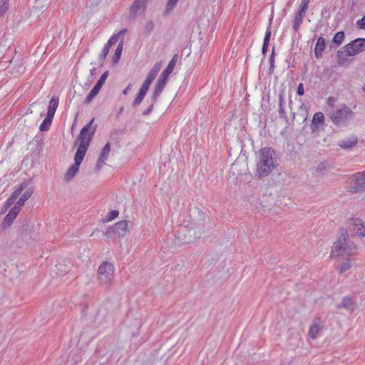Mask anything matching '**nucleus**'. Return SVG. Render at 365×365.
<instances>
[{
    "mask_svg": "<svg viewBox=\"0 0 365 365\" xmlns=\"http://www.w3.org/2000/svg\"><path fill=\"white\" fill-rule=\"evenodd\" d=\"M94 118H93L80 131L77 140L80 141L78 148L74 155V164L79 165L84 159L88 149L93 136L97 129V125H93Z\"/></svg>",
    "mask_w": 365,
    "mask_h": 365,
    "instance_id": "nucleus-1",
    "label": "nucleus"
},
{
    "mask_svg": "<svg viewBox=\"0 0 365 365\" xmlns=\"http://www.w3.org/2000/svg\"><path fill=\"white\" fill-rule=\"evenodd\" d=\"M276 153L272 148H261L259 153V161L257 165V173L259 178L267 176L277 166Z\"/></svg>",
    "mask_w": 365,
    "mask_h": 365,
    "instance_id": "nucleus-2",
    "label": "nucleus"
},
{
    "mask_svg": "<svg viewBox=\"0 0 365 365\" xmlns=\"http://www.w3.org/2000/svg\"><path fill=\"white\" fill-rule=\"evenodd\" d=\"M349 235L346 230L341 229V235L332 246L331 257H346L353 255L356 250V246L354 242L348 240Z\"/></svg>",
    "mask_w": 365,
    "mask_h": 365,
    "instance_id": "nucleus-3",
    "label": "nucleus"
},
{
    "mask_svg": "<svg viewBox=\"0 0 365 365\" xmlns=\"http://www.w3.org/2000/svg\"><path fill=\"white\" fill-rule=\"evenodd\" d=\"M365 51V38H359L351 41L337 52V61L339 64H342L347 61L348 56H354Z\"/></svg>",
    "mask_w": 365,
    "mask_h": 365,
    "instance_id": "nucleus-4",
    "label": "nucleus"
},
{
    "mask_svg": "<svg viewBox=\"0 0 365 365\" xmlns=\"http://www.w3.org/2000/svg\"><path fill=\"white\" fill-rule=\"evenodd\" d=\"M354 111L348 106L341 104L339 108L330 113L329 117L334 125L341 127L346 126L354 119Z\"/></svg>",
    "mask_w": 365,
    "mask_h": 365,
    "instance_id": "nucleus-5",
    "label": "nucleus"
},
{
    "mask_svg": "<svg viewBox=\"0 0 365 365\" xmlns=\"http://www.w3.org/2000/svg\"><path fill=\"white\" fill-rule=\"evenodd\" d=\"M114 266L110 262H103L98 269V279L102 285L109 286L114 276Z\"/></svg>",
    "mask_w": 365,
    "mask_h": 365,
    "instance_id": "nucleus-6",
    "label": "nucleus"
},
{
    "mask_svg": "<svg viewBox=\"0 0 365 365\" xmlns=\"http://www.w3.org/2000/svg\"><path fill=\"white\" fill-rule=\"evenodd\" d=\"M365 191V172L357 173L350 178L349 192L358 193Z\"/></svg>",
    "mask_w": 365,
    "mask_h": 365,
    "instance_id": "nucleus-7",
    "label": "nucleus"
},
{
    "mask_svg": "<svg viewBox=\"0 0 365 365\" xmlns=\"http://www.w3.org/2000/svg\"><path fill=\"white\" fill-rule=\"evenodd\" d=\"M347 227L351 235L356 237H365V222L359 218H350L347 220Z\"/></svg>",
    "mask_w": 365,
    "mask_h": 365,
    "instance_id": "nucleus-8",
    "label": "nucleus"
},
{
    "mask_svg": "<svg viewBox=\"0 0 365 365\" xmlns=\"http://www.w3.org/2000/svg\"><path fill=\"white\" fill-rule=\"evenodd\" d=\"M127 227L128 222L126 220H121L116 222L113 226H110L104 235L108 237L113 235L118 237H124L127 232Z\"/></svg>",
    "mask_w": 365,
    "mask_h": 365,
    "instance_id": "nucleus-9",
    "label": "nucleus"
},
{
    "mask_svg": "<svg viewBox=\"0 0 365 365\" xmlns=\"http://www.w3.org/2000/svg\"><path fill=\"white\" fill-rule=\"evenodd\" d=\"M167 82H168V79L164 78L161 76H159V78H158V80L155 83L154 90L153 92V95L150 98L151 101H153L154 102L158 101V99L159 96H160V94L162 93L163 91L164 90V88L167 84Z\"/></svg>",
    "mask_w": 365,
    "mask_h": 365,
    "instance_id": "nucleus-10",
    "label": "nucleus"
},
{
    "mask_svg": "<svg viewBox=\"0 0 365 365\" xmlns=\"http://www.w3.org/2000/svg\"><path fill=\"white\" fill-rule=\"evenodd\" d=\"M320 317H315L313 320L312 324L309 327V336L315 339L317 338L319 332L322 329L323 324Z\"/></svg>",
    "mask_w": 365,
    "mask_h": 365,
    "instance_id": "nucleus-11",
    "label": "nucleus"
},
{
    "mask_svg": "<svg viewBox=\"0 0 365 365\" xmlns=\"http://www.w3.org/2000/svg\"><path fill=\"white\" fill-rule=\"evenodd\" d=\"M21 208H19V206L16 205H15L10 210L9 213L4 217V220L2 222L3 227L6 228L7 227H9L12 224L14 219L16 217L18 213L19 212Z\"/></svg>",
    "mask_w": 365,
    "mask_h": 365,
    "instance_id": "nucleus-12",
    "label": "nucleus"
},
{
    "mask_svg": "<svg viewBox=\"0 0 365 365\" xmlns=\"http://www.w3.org/2000/svg\"><path fill=\"white\" fill-rule=\"evenodd\" d=\"M324 122V115L322 112L316 113L312 118L311 130L312 133H314L319 129V125H323Z\"/></svg>",
    "mask_w": 365,
    "mask_h": 365,
    "instance_id": "nucleus-13",
    "label": "nucleus"
},
{
    "mask_svg": "<svg viewBox=\"0 0 365 365\" xmlns=\"http://www.w3.org/2000/svg\"><path fill=\"white\" fill-rule=\"evenodd\" d=\"M178 54H175L173 57H172V59L170 61V62L168 63V65L167 66V67L165 68V70L161 73V74L160 75V76L164 78H166L168 80V78H169V76L170 75V73L173 72L175 66V64H176V62H177V60H178Z\"/></svg>",
    "mask_w": 365,
    "mask_h": 365,
    "instance_id": "nucleus-14",
    "label": "nucleus"
},
{
    "mask_svg": "<svg viewBox=\"0 0 365 365\" xmlns=\"http://www.w3.org/2000/svg\"><path fill=\"white\" fill-rule=\"evenodd\" d=\"M284 104H285L284 95V92L282 91L279 93V108H278L279 116L280 118L284 119L287 123H288V118H287V113L284 110Z\"/></svg>",
    "mask_w": 365,
    "mask_h": 365,
    "instance_id": "nucleus-15",
    "label": "nucleus"
},
{
    "mask_svg": "<svg viewBox=\"0 0 365 365\" xmlns=\"http://www.w3.org/2000/svg\"><path fill=\"white\" fill-rule=\"evenodd\" d=\"M326 47V40L324 37L320 36L317 41L314 48V54L317 58H320L322 56V53Z\"/></svg>",
    "mask_w": 365,
    "mask_h": 365,
    "instance_id": "nucleus-16",
    "label": "nucleus"
},
{
    "mask_svg": "<svg viewBox=\"0 0 365 365\" xmlns=\"http://www.w3.org/2000/svg\"><path fill=\"white\" fill-rule=\"evenodd\" d=\"M358 143L357 138L352 136L347 139L340 140L338 143L339 146L344 149L353 148Z\"/></svg>",
    "mask_w": 365,
    "mask_h": 365,
    "instance_id": "nucleus-17",
    "label": "nucleus"
},
{
    "mask_svg": "<svg viewBox=\"0 0 365 365\" xmlns=\"http://www.w3.org/2000/svg\"><path fill=\"white\" fill-rule=\"evenodd\" d=\"M59 98L58 96H53L49 101L47 114L54 116L56 110L58 106Z\"/></svg>",
    "mask_w": 365,
    "mask_h": 365,
    "instance_id": "nucleus-18",
    "label": "nucleus"
},
{
    "mask_svg": "<svg viewBox=\"0 0 365 365\" xmlns=\"http://www.w3.org/2000/svg\"><path fill=\"white\" fill-rule=\"evenodd\" d=\"M305 14L297 11L293 20V30L294 32H297L301 24L303 22V19L305 16Z\"/></svg>",
    "mask_w": 365,
    "mask_h": 365,
    "instance_id": "nucleus-19",
    "label": "nucleus"
},
{
    "mask_svg": "<svg viewBox=\"0 0 365 365\" xmlns=\"http://www.w3.org/2000/svg\"><path fill=\"white\" fill-rule=\"evenodd\" d=\"M101 86L98 84L96 83V85L93 86V88L91 89V91L89 92V93L87 95L84 103L88 104L90 103L93 98L96 97L98 93H99L100 90L101 89Z\"/></svg>",
    "mask_w": 365,
    "mask_h": 365,
    "instance_id": "nucleus-20",
    "label": "nucleus"
},
{
    "mask_svg": "<svg viewBox=\"0 0 365 365\" xmlns=\"http://www.w3.org/2000/svg\"><path fill=\"white\" fill-rule=\"evenodd\" d=\"M33 192L34 189L32 187L28 188L21 196L15 205L19 206V208H21L24 205L25 202L31 196Z\"/></svg>",
    "mask_w": 365,
    "mask_h": 365,
    "instance_id": "nucleus-21",
    "label": "nucleus"
},
{
    "mask_svg": "<svg viewBox=\"0 0 365 365\" xmlns=\"http://www.w3.org/2000/svg\"><path fill=\"white\" fill-rule=\"evenodd\" d=\"M79 170V165H76V164H73L67 170L64 175V178L66 181L71 180Z\"/></svg>",
    "mask_w": 365,
    "mask_h": 365,
    "instance_id": "nucleus-22",
    "label": "nucleus"
},
{
    "mask_svg": "<svg viewBox=\"0 0 365 365\" xmlns=\"http://www.w3.org/2000/svg\"><path fill=\"white\" fill-rule=\"evenodd\" d=\"M53 116L47 114L43 122L41 123L39 130L41 131H47L51 125Z\"/></svg>",
    "mask_w": 365,
    "mask_h": 365,
    "instance_id": "nucleus-23",
    "label": "nucleus"
},
{
    "mask_svg": "<svg viewBox=\"0 0 365 365\" xmlns=\"http://www.w3.org/2000/svg\"><path fill=\"white\" fill-rule=\"evenodd\" d=\"M123 44H124V37L121 38V40L119 42L116 49H115V54H114V56L113 58V62L114 63H116L118 62L120 56H121V53H122V51H123Z\"/></svg>",
    "mask_w": 365,
    "mask_h": 365,
    "instance_id": "nucleus-24",
    "label": "nucleus"
},
{
    "mask_svg": "<svg viewBox=\"0 0 365 365\" xmlns=\"http://www.w3.org/2000/svg\"><path fill=\"white\" fill-rule=\"evenodd\" d=\"M30 181H24L23 182L20 186L14 191V192L13 193L11 197L9 200V202L11 200H15L16 199L19 195L21 193V192L28 187Z\"/></svg>",
    "mask_w": 365,
    "mask_h": 365,
    "instance_id": "nucleus-25",
    "label": "nucleus"
},
{
    "mask_svg": "<svg viewBox=\"0 0 365 365\" xmlns=\"http://www.w3.org/2000/svg\"><path fill=\"white\" fill-rule=\"evenodd\" d=\"M146 93H147L146 92L139 89L135 98L133 101V103H132L133 107L135 108V107H138V106H140V103H142V101H143L145 96H146Z\"/></svg>",
    "mask_w": 365,
    "mask_h": 365,
    "instance_id": "nucleus-26",
    "label": "nucleus"
},
{
    "mask_svg": "<svg viewBox=\"0 0 365 365\" xmlns=\"http://www.w3.org/2000/svg\"><path fill=\"white\" fill-rule=\"evenodd\" d=\"M344 39V32L341 31H338L332 39V43L336 44V46L341 44Z\"/></svg>",
    "mask_w": 365,
    "mask_h": 365,
    "instance_id": "nucleus-27",
    "label": "nucleus"
},
{
    "mask_svg": "<svg viewBox=\"0 0 365 365\" xmlns=\"http://www.w3.org/2000/svg\"><path fill=\"white\" fill-rule=\"evenodd\" d=\"M178 1L179 0H168V2L165 5L164 14H168L170 12H171L175 9Z\"/></svg>",
    "mask_w": 365,
    "mask_h": 365,
    "instance_id": "nucleus-28",
    "label": "nucleus"
},
{
    "mask_svg": "<svg viewBox=\"0 0 365 365\" xmlns=\"http://www.w3.org/2000/svg\"><path fill=\"white\" fill-rule=\"evenodd\" d=\"M352 304H353L352 299L350 297H344L342 299L341 304L338 305L337 308L343 307V308L347 309H349Z\"/></svg>",
    "mask_w": 365,
    "mask_h": 365,
    "instance_id": "nucleus-29",
    "label": "nucleus"
},
{
    "mask_svg": "<svg viewBox=\"0 0 365 365\" xmlns=\"http://www.w3.org/2000/svg\"><path fill=\"white\" fill-rule=\"evenodd\" d=\"M110 151V144L107 143L103 148L99 157L102 159L107 160L108 158L109 153Z\"/></svg>",
    "mask_w": 365,
    "mask_h": 365,
    "instance_id": "nucleus-30",
    "label": "nucleus"
},
{
    "mask_svg": "<svg viewBox=\"0 0 365 365\" xmlns=\"http://www.w3.org/2000/svg\"><path fill=\"white\" fill-rule=\"evenodd\" d=\"M351 267V259H347L346 262H343L339 267V272L341 274L349 270Z\"/></svg>",
    "mask_w": 365,
    "mask_h": 365,
    "instance_id": "nucleus-31",
    "label": "nucleus"
},
{
    "mask_svg": "<svg viewBox=\"0 0 365 365\" xmlns=\"http://www.w3.org/2000/svg\"><path fill=\"white\" fill-rule=\"evenodd\" d=\"M155 29V24L152 20H149L145 23V31L147 34H150Z\"/></svg>",
    "mask_w": 365,
    "mask_h": 365,
    "instance_id": "nucleus-32",
    "label": "nucleus"
},
{
    "mask_svg": "<svg viewBox=\"0 0 365 365\" xmlns=\"http://www.w3.org/2000/svg\"><path fill=\"white\" fill-rule=\"evenodd\" d=\"M309 2H310V0H302V2H301V4L299 6L298 11L306 14Z\"/></svg>",
    "mask_w": 365,
    "mask_h": 365,
    "instance_id": "nucleus-33",
    "label": "nucleus"
},
{
    "mask_svg": "<svg viewBox=\"0 0 365 365\" xmlns=\"http://www.w3.org/2000/svg\"><path fill=\"white\" fill-rule=\"evenodd\" d=\"M119 215V212L116 210H111L110 212H109L108 213V215H106V222H110L113 220H114L115 218H116Z\"/></svg>",
    "mask_w": 365,
    "mask_h": 365,
    "instance_id": "nucleus-34",
    "label": "nucleus"
},
{
    "mask_svg": "<svg viewBox=\"0 0 365 365\" xmlns=\"http://www.w3.org/2000/svg\"><path fill=\"white\" fill-rule=\"evenodd\" d=\"M274 47L272 48V53H271V56L269 57V72L272 73L273 72L274 69Z\"/></svg>",
    "mask_w": 365,
    "mask_h": 365,
    "instance_id": "nucleus-35",
    "label": "nucleus"
},
{
    "mask_svg": "<svg viewBox=\"0 0 365 365\" xmlns=\"http://www.w3.org/2000/svg\"><path fill=\"white\" fill-rule=\"evenodd\" d=\"M9 8V0L0 1V15L3 14Z\"/></svg>",
    "mask_w": 365,
    "mask_h": 365,
    "instance_id": "nucleus-36",
    "label": "nucleus"
},
{
    "mask_svg": "<svg viewBox=\"0 0 365 365\" xmlns=\"http://www.w3.org/2000/svg\"><path fill=\"white\" fill-rule=\"evenodd\" d=\"M152 82L153 81L151 80L146 78L145 80L143 81L140 89L147 93L148 91L149 90V88H150Z\"/></svg>",
    "mask_w": 365,
    "mask_h": 365,
    "instance_id": "nucleus-37",
    "label": "nucleus"
},
{
    "mask_svg": "<svg viewBox=\"0 0 365 365\" xmlns=\"http://www.w3.org/2000/svg\"><path fill=\"white\" fill-rule=\"evenodd\" d=\"M108 74H109V71H106L100 77V78L98 79V81H97V84H98L99 86H101V87L103 86V85L104 84L106 78H108Z\"/></svg>",
    "mask_w": 365,
    "mask_h": 365,
    "instance_id": "nucleus-38",
    "label": "nucleus"
},
{
    "mask_svg": "<svg viewBox=\"0 0 365 365\" xmlns=\"http://www.w3.org/2000/svg\"><path fill=\"white\" fill-rule=\"evenodd\" d=\"M118 39V35L113 34L108 41L106 46L110 48L113 45H114Z\"/></svg>",
    "mask_w": 365,
    "mask_h": 365,
    "instance_id": "nucleus-39",
    "label": "nucleus"
},
{
    "mask_svg": "<svg viewBox=\"0 0 365 365\" xmlns=\"http://www.w3.org/2000/svg\"><path fill=\"white\" fill-rule=\"evenodd\" d=\"M155 103L156 102H154L153 101L150 100V103L148 108L142 113V115H148L149 114H150V113L153 110L154 105Z\"/></svg>",
    "mask_w": 365,
    "mask_h": 365,
    "instance_id": "nucleus-40",
    "label": "nucleus"
},
{
    "mask_svg": "<svg viewBox=\"0 0 365 365\" xmlns=\"http://www.w3.org/2000/svg\"><path fill=\"white\" fill-rule=\"evenodd\" d=\"M271 35H272L271 29H270V27H268L266 30L263 42L269 43Z\"/></svg>",
    "mask_w": 365,
    "mask_h": 365,
    "instance_id": "nucleus-41",
    "label": "nucleus"
},
{
    "mask_svg": "<svg viewBox=\"0 0 365 365\" xmlns=\"http://www.w3.org/2000/svg\"><path fill=\"white\" fill-rule=\"evenodd\" d=\"M109 51H110V48L105 45V46L102 49L101 53L100 55V58L102 60H104L107 57V56L109 53Z\"/></svg>",
    "mask_w": 365,
    "mask_h": 365,
    "instance_id": "nucleus-42",
    "label": "nucleus"
},
{
    "mask_svg": "<svg viewBox=\"0 0 365 365\" xmlns=\"http://www.w3.org/2000/svg\"><path fill=\"white\" fill-rule=\"evenodd\" d=\"M106 160L102 159L101 158L98 157L96 165V168L98 170H100L102 168V167L105 165Z\"/></svg>",
    "mask_w": 365,
    "mask_h": 365,
    "instance_id": "nucleus-43",
    "label": "nucleus"
},
{
    "mask_svg": "<svg viewBox=\"0 0 365 365\" xmlns=\"http://www.w3.org/2000/svg\"><path fill=\"white\" fill-rule=\"evenodd\" d=\"M158 73V71H154L153 69H151L146 78L151 80L152 81H153L154 79L156 78Z\"/></svg>",
    "mask_w": 365,
    "mask_h": 365,
    "instance_id": "nucleus-44",
    "label": "nucleus"
},
{
    "mask_svg": "<svg viewBox=\"0 0 365 365\" xmlns=\"http://www.w3.org/2000/svg\"><path fill=\"white\" fill-rule=\"evenodd\" d=\"M158 73V71H154L153 69H151L146 78L151 80L152 81H153L154 79L156 78Z\"/></svg>",
    "mask_w": 365,
    "mask_h": 365,
    "instance_id": "nucleus-45",
    "label": "nucleus"
},
{
    "mask_svg": "<svg viewBox=\"0 0 365 365\" xmlns=\"http://www.w3.org/2000/svg\"><path fill=\"white\" fill-rule=\"evenodd\" d=\"M158 73V71H154L153 69H151L146 78L151 80L152 81H153L154 79L156 78Z\"/></svg>",
    "mask_w": 365,
    "mask_h": 365,
    "instance_id": "nucleus-46",
    "label": "nucleus"
},
{
    "mask_svg": "<svg viewBox=\"0 0 365 365\" xmlns=\"http://www.w3.org/2000/svg\"><path fill=\"white\" fill-rule=\"evenodd\" d=\"M356 25L359 28L365 29V16L356 21Z\"/></svg>",
    "mask_w": 365,
    "mask_h": 365,
    "instance_id": "nucleus-47",
    "label": "nucleus"
},
{
    "mask_svg": "<svg viewBox=\"0 0 365 365\" xmlns=\"http://www.w3.org/2000/svg\"><path fill=\"white\" fill-rule=\"evenodd\" d=\"M327 169V165L325 163H321L318 165L317 168V172L322 173L324 170Z\"/></svg>",
    "mask_w": 365,
    "mask_h": 365,
    "instance_id": "nucleus-48",
    "label": "nucleus"
},
{
    "mask_svg": "<svg viewBox=\"0 0 365 365\" xmlns=\"http://www.w3.org/2000/svg\"><path fill=\"white\" fill-rule=\"evenodd\" d=\"M297 93L299 96H303L304 94V88L303 83H300L298 85Z\"/></svg>",
    "mask_w": 365,
    "mask_h": 365,
    "instance_id": "nucleus-49",
    "label": "nucleus"
},
{
    "mask_svg": "<svg viewBox=\"0 0 365 365\" xmlns=\"http://www.w3.org/2000/svg\"><path fill=\"white\" fill-rule=\"evenodd\" d=\"M269 43H264L262 48V53L265 56L268 51Z\"/></svg>",
    "mask_w": 365,
    "mask_h": 365,
    "instance_id": "nucleus-50",
    "label": "nucleus"
},
{
    "mask_svg": "<svg viewBox=\"0 0 365 365\" xmlns=\"http://www.w3.org/2000/svg\"><path fill=\"white\" fill-rule=\"evenodd\" d=\"M335 101H336V99L332 96H330L327 98V103L329 106H333Z\"/></svg>",
    "mask_w": 365,
    "mask_h": 365,
    "instance_id": "nucleus-51",
    "label": "nucleus"
},
{
    "mask_svg": "<svg viewBox=\"0 0 365 365\" xmlns=\"http://www.w3.org/2000/svg\"><path fill=\"white\" fill-rule=\"evenodd\" d=\"M127 31H128L127 29H123L118 34H115V35H118V38L120 36H122V38H123V37H124V34H125Z\"/></svg>",
    "mask_w": 365,
    "mask_h": 365,
    "instance_id": "nucleus-52",
    "label": "nucleus"
},
{
    "mask_svg": "<svg viewBox=\"0 0 365 365\" xmlns=\"http://www.w3.org/2000/svg\"><path fill=\"white\" fill-rule=\"evenodd\" d=\"M160 67H161V64L160 63H157L154 65V66L152 68V69H153L154 71H156L158 72H159L160 69Z\"/></svg>",
    "mask_w": 365,
    "mask_h": 365,
    "instance_id": "nucleus-53",
    "label": "nucleus"
},
{
    "mask_svg": "<svg viewBox=\"0 0 365 365\" xmlns=\"http://www.w3.org/2000/svg\"><path fill=\"white\" fill-rule=\"evenodd\" d=\"M131 87H132V85L131 84H129L123 91V94L124 95H127L128 93V92L130 91V90L131 89Z\"/></svg>",
    "mask_w": 365,
    "mask_h": 365,
    "instance_id": "nucleus-54",
    "label": "nucleus"
},
{
    "mask_svg": "<svg viewBox=\"0 0 365 365\" xmlns=\"http://www.w3.org/2000/svg\"><path fill=\"white\" fill-rule=\"evenodd\" d=\"M96 68H92L90 71V73H91V76H94L96 74Z\"/></svg>",
    "mask_w": 365,
    "mask_h": 365,
    "instance_id": "nucleus-55",
    "label": "nucleus"
},
{
    "mask_svg": "<svg viewBox=\"0 0 365 365\" xmlns=\"http://www.w3.org/2000/svg\"><path fill=\"white\" fill-rule=\"evenodd\" d=\"M362 90H363V91L365 93V84L363 86V87H362Z\"/></svg>",
    "mask_w": 365,
    "mask_h": 365,
    "instance_id": "nucleus-56",
    "label": "nucleus"
},
{
    "mask_svg": "<svg viewBox=\"0 0 365 365\" xmlns=\"http://www.w3.org/2000/svg\"><path fill=\"white\" fill-rule=\"evenodd\" d=\"M123 110V108H120V110H119V113H121Z\"/></svg>",
    "mask_w": 365,
    "mask_h": 365,
    "instance_id": "nucleus-57",
    "label": "nucleus"
},
{
    "mask_svg": "<svg viewBox=\"0 0 365 365\" xmlns=\"http://www.w3.org/2000/svg\"><path fill=\"white\" fill-rule=\"evenodd\" d=\"M292 103V100H290V101H289V107H290L291 108H292V106H291Z\"/></svg>",
    "mask_w": 365,
    "mask_h": 365,
    "instance_id": "nucleus-58",
    "label": "nucleus"
},
{
    "mask_svg": "<svg viewBox=\"0 0 365 365\" xmlns=\"http://www.w3.org/2000/svg\"><path fill=\"white\" fill-rule=\"evenodd\" d=\"M235 166H236V164L235 163V164L232 165V168L233 169Z\"/></svg>",
    "mask_w": 365,
    "mask_h": 365,
    "instance_id": "nucleus-59",
    "label": "nucleus"
}]
</instances>
